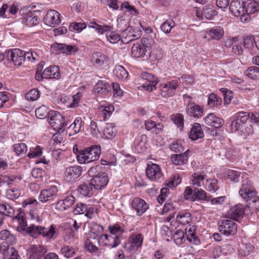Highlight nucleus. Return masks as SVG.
I'll return each mask as SVG.
<instances>
[{
	"instance_id": "38",
	"label": "nucleus",
	"mask_w": 259,
	"mask_h": 259,
	"mask_svg": "<svg viewBox=\"0 0 259 259\" xmlns=\"http://www.w3.org/2000/svg\"><path fill=\"white\" fill-rule=\"evenodd\" d=\"M196 227L195 226H189L186 229V236L187 240L194 245H198L200 241L195 234Z\"/></svg>"
},
{
	"instance_id": "2",
	"label": "nucleus",
	"mask_w": 259,
	"mask_h": 259,
	"mask_svg": "<svg viewBox=\"0 0 259 259\" xmlns=\"http://www.w3.org/2000/svg\"><path fill=\"white\" fill-rule=\"evenodd\" d=\"M88 27L95 29L99 35L106 34L107 40L111 44L117 43L121 39L120 35L113 31V25L111 23H107L106 20L91 21L88 24Z\"/></svg>"
},
{
	"instance_id": "12",
	"label": "nucleus",
	"mask_w": 259,
	"mask_h": 259,
	"mask_svg": "<svg viewBox=\"0 0 259 259\" xmlns=\"http://www.w3.org/2000/svg\"><path fill=\"white\" fill-rule=\"evenodd\" d=\"M204 106L189 101L186 107L187 115L195 119L201 118L204 114Z\"/></svg>"
},
{
	"instance_id": "36",
	"label": "nucleus",
	"mask_w": 259,
	"mask_h": 259,
	"mask_svg": "<svg viewBox=\"0 0 259 259\" xmlns=\"http://www.w3.org/2000/svg\"><path fill=\"white\" fill-rule=\"evenodd\" d=\"M216 15V11L212 6H209L203 8L201 11H197L196 15L200 20H202L203 17L210 20Z\"/></svg>"
},
{
	"instance_id": "49",
	"label": "nucleus",
	"mask_w": 259,
	"mask_h": 259,
	"mask_svg": "<svg viewBox=\"0 0 259 259\" xmlns=\"http://www.w3.org/2000/svg\"><path fill=\"white\" fill-rule=\"evenodd\" d=\"M109 84L105 81L99 80L95 87V92L101 94H105L108 92Z\"/></svg>"
},
{
	"instance_id": "16",
	"label": "nucleus",
	"mask_w": 259,
	"mask_h": 259,
	"mask_svg": "<svg viewBox=\"0 0 259 259\" xmlns=\"http://www.w3.org/2000/svg\"><path fill=\"white\" fill-rule=\"evenodd\" d=\"M58 192L57 187L52 186L40 191L38 196V200L42 203L52 201L57 197Z\"/></svg>"
},
{
	"instance_id": "17",
	"label": "nucleus",
	"mask_w": 259,
	"mask_h": 259,
	"mask_svg": "<svg viewBox=\"0 0 259 259\" xmlns=\"http://www.w3.org/2000/svg\"><path fill=\"white\" fill-rule=\"evenodd\" d=\"M114 110V106L107 102L101 103L97 114L101 120L106 121L109 118Z\"/></svg>"
},
{
	"instance_id": "26",
	"label": "nucleus",
	"mask_w": 259,
	"mask_h": 259,
	"mask_svg": "<svg viewBox=\"0 0 259 259\" xmlns=\"http://www.w3.org/2000/svg\"><path fill=\"white\" fill-rule=\"evenodd\" d=\"M109 58L101 52H94L91 56V61L93 66L99 67L107 65Z\"/></svg>"
},
{
	"instance_id": "30",
	"label": "nucleus",
	"mask_w": 259,
	"mask_h": 259,
	"mask_svg": "<svg viewBox=\"0 0 259 259\" xmlns=\"http://www.w3.org/2000/svg\"><path fill=\"white\" fill-rule=\"evenodd\" d=\"M222 99L221 97L212 93L208 95L207 106L213 110L220 109L222 106Z\"/></svg>"
},
{
	"instance_id": "29",
	"label": "nucleus",
	"mask_w": 259,
	"mask_h": 259,
	"mask_svg": "<svg viewBox=\"0 0 259 259\" xmlns=\"http://www.w3.org/2000/svg\"><path fill=\"white\" fill-rule=\"evenodd\" d=\"M204 120L207 125L215 128H220L224 124V120L217 116L213 113L208 114Z\"/></svg>"
},
{
	"instance_id": "24",
	"label": "nucleus",
	"mask_w": 259,
	"mask_h": 259,
	"mask_svg": "<svg viewBox=\"0 0 259 259\" xmlns=\"http://www.w3.org/2000/svg\"><path fill=\"white\" fill-rule=\"evenodd\" d=\"M82 168L78 165H73L67 167L65 171V180L69 182H73L82 174Z\"/></svg>"
},
{
	"instance_id": "25",
	"label": "nucleus",
	"mask_w": 259,
	"mask_h": 259,
	"mask_svg": "<svg viewBox=\"0 0 259 259\" xmlns=\"http://www.w3.org/2000/svg\"><path fill=\"white\" fill-rule=\"evenodd\" d=\"M140 76L148 82L147 84H145L142 85L145 90L151 92L155 89L156 85L158 82V79L156 76L146 72H142Z\"/></svg>"
},
{
	"instance_id": "39",
	"label": "nucleus",
	"mask_w": 259,
	"mask_h": 259,
	"mask_svg": "<svg viewBox=\"0 0 259 259\" xmlns=\"http://www.w3.org/2000/svg\"><path fill=\"white\" fill-rule=\"evenodd\" d=\"M22 22L28 27H32L38 25L40 22V19L34 14H28L23 18Z\"/></svg>"
},
{
	"instance_id": "55",
	"label": "nucleus",
	"mask_w": 259,
	"mask_h": 259,
	"mask_svg": "<svg viewBox=\"0 0 259 259\" xmlns=\"http://www.w3.org/2000/svg\"><path fill=\"white\" fill-rule=\"evenodd\" d=\"M60 252L64 256L69 258L74 255L76 252V249L72 246L64 245L61 248Z\"/></svg>"
},
{
	"instance_id": "43",
	"label": "nucleus",
	"mask_w": 259,
	"mask_h": 259,
	"mask_svg": "<svg viewBox=\"0 0 259 259\" xmlns=\"http://www.w3.org/2000/svg\"><path fill=\"white\" fill-rule=\"evenodd\" d=\"M77 192L80 196L90 197L93 195L92 185L91 184H82L77 188Z\"/></svg>"
},
{
	"instance_id": "6",
	"label": "nucleus",
	"mask_w": 259,
	"mask_h": 259,
	"mask_svg": "<svg viewBox=\"0 0 259 259\" xmlns=\"http://www.w3.org/2000/svg\"><path fill=\"white\" fill-rule=\"evenodd\" d=\"M244 3L240 2L239 0H232L229 6V10L235 17H239L241 22L248 23L251 18L248 15H244Z\"/></svg>"
},
{
	"instance_id": "1",
	"label": "nucleus",
	"mask_w": 259,
	"mask_h": 259,
	"mask_svg": "<svg viewBox=\"0 0 259 259\" xmlns=\"http://www.w3.org/2000/svg\"><path fill=\"white\" fill-rule=\"evenodd\" d=\"M259 126V114L252 112L239 111L233 116V120L230 125L232 133H237L239 135L246 137L253 133L252 125L247 123L248 119Z\"/></svg>"
},
{
	"instance_id": "8",
	"label": "nucleus",
	"mask_w": 259,
	"mask_h": 259,
	"mask_svg": "<svg viewBox=\"0 0 259 259\" xmlns=\"http://www.w3.org/2000/svg\"><path fill=\"white\" fill-rule=\"evenodd\" d=\"M218 230L227 237L234 236L237 232V225L232 220H222L218 222Z\"/></svg>"
},
{
	"instance_id": "47",
	"label": "nucleus",
	"mask_w": 259,
	"mask_h": 259,
	"mask_svg": "<svg viewBox=\"0 0 259 259\" xmlns=\"http://www.w3.org/2000/svg\"><path fill=\"white\" fill-rule=\"evenodd\" d=\"M0 213L8 217H12L13 219L15 216L14 215L15 210L9 204L7 203L0 204Z\"/></svg>"
},
{
	"instance_id": "41",
	"label": "nucleus",
	"mask_w": 259,
	"mask_h": 259,
	"mask_svg": "<svg viewBox=\"0 0 259 259\" xmlns=\"http://www.w3.org/2000/svg\"><path fill=\"white\" fill-rule=\"evenodd\" d=\"M177 221L183 225L188 224L191 221V214L186 210L180 211L177 215Z\"/></svg>"
},
{
	"instance_id": "62",
	"label": "nucleus",
	"mask_w": 259,
	"mask_h": 259,
	"mask_svg": "<svg viewBox=\"0 0 259 259\" xmlns=\"http://www.w3.org/2000/svg\"><path fill=\"white\" fill-rule=\"evenodd\" d=\"M11 98V94L8 92H0V108L7 105L10 101Z\"/></svg>"
},
{
	"instance_id": "10",
	"label": "nucleus",
	"mask_w": 259,
	"mask_h": 259,
	"mask_svg": "<svg viewBox=\"0 0 259 259\" xmlns=\"http://www.w3.org/2000/svg\"><path fill=\"white\" fill-rule=\"evenodd\" d=\"M179 81L178 79L167 81L166 83H160L159 92L163 98H168L175 95L179 86Z\"/></svg>"
},
{
	"instance_id": "32",
	"label": "nucleus",
	"mask_w": 259,
	"mask_h": 259,
	"mask_svg": "<svg viewBox=\"0 0 259 259\" xmlns=\"http://www.w3.org/2000/svg\"><path fill=\"white\" fill-rule=\"evenodd\" d=\"M42 75L47 78L59 79L61 76L60 68L58 66H50L44 70Z\"/></svg>"
},
{
	"instance_id": "48",
	"label": "nucleus",
	"mask_w": 259,
	"mask_h": 259,
	"mask_svg": "<svg viewBox=\"0 0 259 259\" xmlns=\"http://www.w3.org/2000/svg\"><path fill=\"white\" fill-rule=\"evenodd\" d=\"M171 119L174 123L179 128L180 131L183 130L184 125V115L180 113H177L171 115Z\"/></svg>"
},
{
	"instance_id": "57",
	"label": "nucleus",
	"mask_w": 259,
	"mask_h": 259,
	"mask_svg": "<svg viewBox=\"0 0 259 259\" xmlns=\"http://www.w3.org/2000/svg\"><path fill=\"white\" fill-rule=\"evenodd\" d=\"M40 93L37 89H31L25 95L26 99L29 101L37 100L40 97Z\"/></svg>"
},
{
	"instance_id": "46",
	"label": "nucleus",
	"mask_w": 259,
	"mask_h": 259,
	"mask_svg": "<svg viewBox=\"0 0 259 259\" xmlns=\"http://www.w3.org/2000/svg\"><path fill=\"white\" fill-rule=\"evenodd\" d=\"M13 150L17 156H22L25 155L27 150V146L25 143H18L12 146Z\"/></svg>"
},
{
	"instance_id": "20",
	"label": "nucleus",
	"mask_w": 259,
	"mask_h": 259,
	"mask_svg": "<svg viewBox=\"0 0 259 259\" xmlns=\"http://www.w3.org/2000/svg\"><path fill=\"white\" fill-rule=\"evenodd\" d=\"M3 254V259H21L17 249L13 247H9L6 243L0 244V253Z\"/></svg>"
},
{
	"instance_id": "13",
	"label": "nucleus",
	"mask_w": 259,
	"mask_h": 259,
	"mask_svg": "<svg viewBox=\"0 0 259 259\" xmlns=\"http://www.w3.org/2000/svg\"><path fill=\"white\" fill-rule=\"evenodd\" d=\"M144 241V235L140 233L134 232L129 236L128 243L130 244L128 250L136 252L142 247Z\"/></svg>"
},
{
	"instance_id": "3",
	"label": "nucleus",
	"mask_w": 259,
	"mask_h": 259,
	"mask_svg": "<svg viewBox=\"0 0 259 259\" xmlns=\"http://www.w3.org/2000/svg\"><path fill=\"white\" fill-rule=\"evenodd\" d=\"M239 194L248 204L259 209V196L257 195V192L250 180L245 179L242 181Z\"/></svg>"
},
{
	"instance_id": "7",
	"label": "nucleus",
	"mask_w": 259,
	"mask_h": 259,
	"mask_svg": "<svg viewBox=\"0 0 259 259\" xmlns=\"http://www.w3.org/2000/svg\"><path fill=\"white\" fill-rule=\"evenodd\" d=\"M49 123L52 128L58 133L64 132L67 125L63 116L58 112L52 111L50 113Z\"/></svg>"
},
{
	"instance_id": "33",
	"label": "nucleus",
	"mask_w": 259,
	"mask_h": 259,
	"mask_svg": "<svg viewBox=\"0 0 259 259\" xmlns=\"http://www.w3.org/2000/svg\"><path fill=\"white\" fill-rule=\"evenodd\" d=\"M244 214V207L242 204H238L232 206L228 211V214L233 220L242 218Z\"/></svg>"
},
{
	"instance_id": "52",
	"label": "nucleus",
	"mask_w": 259,
	"mask_h": 259,
	"mask_svg": "<svg viewBox=\"0 0 259 259\" xmlns=\"http://www.w3.org/2000/svg\"><path fill=\"white\" fill-rule=\"evenodd\" d=\"M145 125L147 130L150 131L154 128L156 134L161 131L163 128V125L162 123H158L156 124L155 121L150 119L145 121Z\"/></svg>"
},
{
	"instance_id": "21",
	"label": "nucleus",
	"mask_w": 259,
	"mask_h": 259,
	"mask_svg": "<svg viewBox=\"0 0 259 259\" xmlns=\"http://www.w3.org/2000/svg\"><path fill=\"white\" fill-rule=\"evenodd\" d=\"M108 182L107 174L106 172H100L93 177L91 180L90 184L96 189L101 190L107 185Z\"/></svg>"
},
{
	"instance_id": "63",
	"label": "nucleus",
	"mask_w": 259,
	"mask_h": 259,
	"mask_svg": "<svg viewBox=\"0 0 259 259\" xmlns=\"http://www.w3.org/2000/svg\"><path fill=\"white\" fill-rule=\"evenodd\" d=\"M6 195L9 199L14 200L21 195V192L18 189L12 188L7 190Z\"/></svg>"
},
{
	"instance_id": "59",
	"label": "nucleus",
	"mask_w": 259,
	"mask_h": 259,
	"mask_svg": "<svg viewBox=\"0 0 259 259\" xmlns=\"http://www.w3.org/2000/svg\"><path fill=\"white\" fill-rule=\"evenodd\" d=\"M254 247L251 244H243L242 247L239 250V254L243 256H246L250 254L253 250Z\"/></svg>"
},
{
	"instance_id": "50",
	"label": "nucleus",
	"mask_w": 259,
	"mask_h": 259,
	"mask_svg": "<svg viewBox=\"0 0 259 259\" xmlns=\"http://www.w3.org/2000/svg\"><path fill=\"white\" fill-rule=\"evenodd\" d=\"M109 231L113 235H121L125 232L124 225L120 223H116L108 227Z\"/></svg>"
},
{
	"instance_id": "60",
	"label": "nucleus",
	"mask_w": 259,
	"mask_h": 259,
	"mask_svg": "<svg viewBox=\"0 0 259 259\" xmlns=\"http://www.w3.org/2000/svg\"><path fill=\"white\" fill-rule=\"evenodd\" d=\"M36 116L39 119H44L47 117L49 113V108L45 105H42L35 110Z\"/></svg>"
},
{
	"instance_id": "15",
	"label": "nucleus",
	"mask_w": 259,
	"mask_h": 259,
	"mask_svg": "<svg viewBox=\"0 0 259 259\" xmlns=\"http://www.w3.org/2000/svg\"><path fill=\"white\" fill-rule=\"evenodd\" d=\"M131 208L134 210L136 215L141 216L149 209V204L141 198L136 197L131 202Z\"/></svg>"
},
{
	"instance_id": "64",
	"label": "nucleus",
	"mask_w": 259,
	"mask_h": 259,
	"mask_svg": "<svg viewBox=\"0 0 259 259\" xmlns=\"http://www.w3.org/2000/svg\"><path fill=\"white\" fill-rule=\"evenodd\" d=\"M42 148L39 146H37L35 148L31 147L27 154V156L29 158H33L40 156L42 154Z\"/></svg>"
},
{
	"instance_id": "22",
	"label": "nucleus",
	"mask_w": 259,
	"mask_h": 259,
	"mask_svg": "<svg viewBox=\"0 0 259 259\" xmlns=\"http://www.w3.org/2000/svg\"><path fill=\"white\" fill-rule=\"evenodd\" d=\"M47 248L42 245H31L28 250L27 255L29 259H40L47 252Z\"/></svg>"
},
{
	"instance_id": "54",
	"label": "nucleus",
	"mask_w": 259,
	"mask_h": 259,
	"mask_svg": "<svg viewBox=\"0 0 259 259\" xmlns=\"http://www.w3.org/2000/svg\"><path fill=\"white\" fill-rule=\"evenodd\" d=\"M74 236L75 234L73 230L71 229L66 230L63 236V240L66 243L69 244H75L76 239Z\"/></svg>"
},
{
	"instance_id": "44",
	"label": "nucleus",
	"mask_w": 259,
	"mask_h": 259,
	"mask_svg": "<svg viewBox=\"0 0 259 259\" xmlns=\"http://www.w3.org/2000/svg\"><path fill=\"white\" fill-rule=\"evenodd\" d=\"M209 199L210 195H207V193L204 190L198 188H195L194 190L192 201L198 200L209 202Z\"/></svg>"
},
{
	"instance_id": "5",
	"label": "nucleus",
	"mask_w": 259,
	"mask_h": 259,
	"mask_svg": "<svg viewBox=\"0 0 259 259\" xmlns=\"http://www.w3.org/2000/svg\"><path fill=\"white\" fill-rule=\"evenodd\" d=\"M100 154V146L93 145L85 149L80 150L76 155V159L79 163H88L97 160Z\"/></svg>"
},
{
	"instance_id": "11",
	"label": "nucleus",
	"mask_w": 259,
	"mask_h": 259,
	"mask_svg": "<svg viewBox=\"0 0 259 259\" xmlns=\"http://www.w3.org/2000/svg\"><path fill=\"white\" fill-rule=\"evenodd\" d=\"M224 34V29L221 26H215L201 32V37L208 40H219L222 38Z\"/></svg>"
},
{
	"instance_id": "34",
	"label": "nucleus",
	"mask_w": 259,
	"mask_h": 259,
	"mask_svg": "<svg viewBox=\"0 0 259 259\" xmlns=\"http://www.w3.org/2000/svg\"><path fill=\"white\" fill-rule=\"evenodd\" d=\"M190 153V150L188 149L183 154H173L171 157L172 163L177 165H182L185 164L188 161Z\"/></svg>"
},
{
	"instance_id": "45",
	"label": "nucleus",
	"mask_w": 259,
	"mask_h": 259,
	"mask_svg": "<svg viewBox=\"0 0 259 259\" xmlns=\"http://www.w3.org/2000/svg\"><path fill=\"white\" fill-rule=\"evenodd\" d=\"M114 74L119 79L126 80L128 76L127 71L122 66H116L114 70Z\"/></svg>"
},
{
	"instance_id": "28",
	"label": "nucleus",
	"mask_w": 259,
	"mask_h": 259,
	"mask_svg": "<svg viewBox=\"0 0 259 259\" xmlns=\"http://www.w3.org/2000/svg\"><path fill=\"white\" fill-rule=\"evenodd\" d=\"M41 236L47 239L54 240L58 235V231L56 225L51 224L47 227L41 226Z\"/></svg>"
},
{
	"instance_id": "27",
	"label": "nucleus",
	"mask_w": 259,
	"mask_h": 259,
	"mask_svg": "<svg viewBox=\"0 0 259 259\" xmlns=\"http://www.w3.org/2000/svg\"><path fill=\"white\" fill-rule=\"evenodd\" d=\"M74 202V196L72 195H68L65 198L57 201L56 203L55 208L63 211L71 207Z\"/></svg>"
},
{
	"instance_id": "9",
	"label": "nucleus",
	"mask_w": 259,
	"mask_h": 259,
	"mask_svg": "<svg viewBox=\"0 0 259 259\" xmlns=\"http://www.w3.org/2000/svg\"><path fill=\"white\" fill-rule=\"evenodd\" d=\"M146 175L150 180L155 182H160L163 176L160 166L151 161L147 164Z\"/></svg>"
},
{
	"instance_id": "58",
	"label": "nucleus",
	"mask_w": 259,
	"mask_h": 259,
	"mask_svg": "<svg viewBox=\"0 0 259 259\" xmlns=\"http://www.w3.org/2000/svg\"><path fill=\"white\" fill-rule=\"evenodd\" d=\"M87 24L84 22H72L70 24L69 28L71 31L77 33L80 32L87 27Z\"/></svg>"
},
{
	"instance_id": "4",
	"label": "nucleus",
	"mask_w": 259,
	"mask_h": 259,
	"mask_svg": "<svg viewBox=\"0 0 259 259\" xmlns=\"http://www.w3.org/2000/svg\"><path fill=\"white\" fill-rule=\"evenodd\" d=\"M17 215L13 218V221H17L22 231H25L31 237L36 238L38 236H41V226L31 225L27 227V221L25 218V214L22 208H19L17 210Z\"/></svg>"
},
{
	"instance_id": "51",
	"label": "nucleus",
	"mask_w": 259,
	"mask_h": 259,
	"mask_svg": "<svg viewBox=\"0 0 259 259\" xmlns=\"http://www.w3.org/2000/svg\"><path fill=\"white\" fill-rule=\"evenodd\" d=\"M205 189L207 191L214 193L219 190L218 181L215 179H209L206 180Z\"/></svg>"
},
{
	"instance_id": "18",
	"label": "nucleus",
	"mask_w": 259,
	"mask_h": 259,
	"mask_svg": "<svg viewBox=\"0 0 259 259\" xmlns=\"http://www.w3.org/2000/svg\"><path fill=\"white\" fill-rule=\"evenodd\" d=\"M44 22L48 26L55 27L61 22V15L56 10H50L44 18Z\"/></svg>"
},
{
	"instance_id": "42",
	"label": "nucleus",
	"mask_w": 259,
	"mask_h": 259,
	"mask_svg": "<svg viewBox=\"0 0 259 259\" xmlns=\"http://www.w3.org/2000/svg\"><path fill=\"white\" fill-rule=\"evenodd\" d=\"M146 49L144 46L140 44L133 45L131 55L135 58H139L145 55Z\"/></svg>"
},
{
	"instance_id": "40",
	"label": "nucleus",
	"mask_w": 259,
	"mask_h": 259,
	"mask_svg": "<svg viewBox=\"0 0 259 259\" xmlns=\"http://www.w3.org/2000/svg\"><path fill=\"white\" fill-rule=\"evenodd\" d=\"M206 175L203 172L198 171L194 172L192 176V184L198 187H201L204 185V181Z\"/></svg>"
},
{
	"instance_id": "19",
	"label": "nucleus",
	"mask_w": 259,
	"mask_h": 259,
	"mask_svg": "<svg viewBox=\"0 0 259 259\" xmlns=\"http://www.w3.org/2000/svg\"><path fill=\"white\" fill-rule=\"evenodd\" d=\"M98 242L101 245L110 248L116 247L120 243L118 236L109 235L105 234L100 236Z\"/></svg>"
},
{
	"instance_id": "35",
	"label": "nucleus",
	"mask_w": 259,
	"mask_h": 259,
	"mask_svg": "<svg viewBox=\"0 0 259 259\" xmlns=\"http://www.w3.org/2000/svg\"><path fill=\"white\" fill-rule=\"evenodd\" d=\"M84 124V121H82L80 117H77L74 119L73 122L71 123L68 127L67 130L69 132L70 136L74 135L78 133L81 131V127Z\"/></svg>"
},
{
	"instance_id": "23",
	"label": "nucleus",
	"mask_w": 259,
	"mask_h": 259,
	"mask_svg": "<svg viewBox=\"0 0 259 259\" xmlns=\"http://www.w3.org/2000/svg\"><path fill=\"white\" fill-rule=\"evenodd\" d=\"M7 58L15 65L20 66L25 61L24 52L19 49H15L8 52Z\"/></svg>"
},
{
	"instance_id": "31",
	"label": "nucleus",
	"mask_w": 259,
	"mask_h": 259,
	"mask_svg": "<svg viewBox=\"0 0 259 259\" xmlns=\"http://www.w3.org/2000/svg\"><path fill=\"white\" fill-rule=\"evenodd\" d=\"M204 136V132L201 124L197 122L193 124L189 133V138L192 141H196L202 138Z\"/></svg>"
},
{
	"instance_id": "53",
	"label": "nucleus",
	"mask_w": 259,
	"mask_h": 259,
	"mask_svg": "<svg viewBox=\"0 0 259 259\" xmlns=\"http://www.w3.org/2000/svg\"><path fill=\"white\" fill-rule=\"evenodd\" d=\"M246 76L252 79H259V67L257 66H251L244 72Z\"/></svg>"
},
{
	"instance_id": "56",
	"label": "nucleus",
	"mask_w": 259,
	"mask_h": 259,
	"mask_svg": "<svg viewBox=\"0 0 259 259\" xmlns=\"http://www.w3.org/2000/svg\"><path fill=\"white\" fill-rule=\"evenodd\" d=\"M175 26V22L171 19H168L160 25V29L165 33H169Z\"/></svg>"
},
{
	"instance_id": "37",
	"label": "nucleus",
	"mask_w": 259,
	"mask_h": 259,
	"mask_svg": "<svg viewBox=\"0 0 259 259\" xmlns=\"http://www.w3.org/2000/svg\"><path fill=\"white\" fill-rule=\"evenodd\" d=\"M244 15H248L251 18L250 15L259 11V4L254 0H249L244 3Z\"/></svg>"
},
{
	"instance_id": "61",
	"label": "nucleus",
	"mask_w": 259,
	"mask_h": 259,
	"mask_svg": "<svg viewBox=\"0 0 259 259\" xmlns=\"http://www.w3.org/2000/svg\"><path fill=\"white\" fill-rule=\"evenodd\" d=\"M142 140L139 142L135 146V150L137 153H141L144 152L146 149V140L147 136L143 135L141 137Z\"/></svg>"
},
{
	"instance_id": "14",
	"label": "nucleus",
	"mask_w": 259,
	"mask_h": 259,
	"mask_svg": "<svg viewBox=\"0 0 259 259\" xmlns=\"http://www.w3.org/2000/svg\"><path fill=\"white\" fill-rule=\"evenodd\" d=\"M51 48L57 54H63L66 55L74 54L78 51V47L75 45H69L64 44H54Z\"/></svg>"
}]
</instances>
